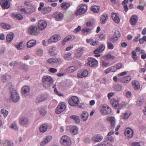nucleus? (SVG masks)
Returning <instances> with one entry per match:
<instances>
[{
    "mask_svg": "<svg viewBox=\"0 0 146 146\" xmlns=\"http://www.w3.org/2000/svg\"><path fill=\"white\" fill-rule=\"evenodd\" d=\"M69 103L70 105L72 106H76L77 108H81L83 104L79 103V100L77 97L72 96L69 99Z\"/></svg>",
    "mask_w": 146,
    "mask_h": 146,
    "instance_id": "1",
    "label": "nucleus"
},
{
    "mask_svg": "<svg viewBox=\"0 0 146 146\" xmlns=\"http://www.w3.org/2000/svg\"><path fill=\"white\" fill-rule=\"evenodd\" d=\"M42 83L43 86L46 88L50 87L54 82L52 78L49 76H45L42 78Z\"/></svg>",
    "mask_w": 146,
    "mask_h": 146,
    "instance_id": "2",
    "label": "nucleus"
},
{
    "mask_svg": "<svg viewBox=\"0 0 146 146\" xmlns=\"http://www.w3.org/2000/svg\"><path fill=\"white\" fill-rule=\"evenodd\" d=\"M18 9L20 10L22 13L25 14H30L36 11V8L35 7L30 5L26 9L19 7Z\"/></svg>",
    "mask_w": 146,
    "mask_h": 146,
    "instance_id": "3",
    "label": "nucleus"
},
{
    "mask_svg": "<svg viewBox=\"0 0 146 146\" xmlns=\"http://www.w3.org/2000/svg\"><path fill=\"white\" fill-rule=\"evenodd\" d=\"M87 8V7L86 5H81L77 7V10L74 12V14L77 16L83 14L86 12Z\"/></svg>",
    "mask_w": 146,
    "mask_h": 146,
    "instance_id": "4",
    "label": "nucleus"
},
{
    "mask_svg": "<svg viewBox=\"0 0 146 146\" xmlns=\"http://www.w3.org/2000/svg\"><path fill=\"white\" fill-rule=\"evenodd\" d=\"M60 143L63 146H70L71 144V140L68 136L64 135L61 138Z\"/></svg>",
    "mask_w": 146,
    "mask_h": 146,
    "instance_id": "5",
    "label": "nucleus"
},
{
    "mask_svg": "<svg viewBox=\"0 0 146 146\" xmlns=\"http://www.w3.org/2000/svg\"><path fill=\"white\" fill-rule=\"evenodd\" d=\"M100 111L102 115H104L110 114L111 113V110L108 105L104 104L101 107Z\"/></svg>",
    "mask_w": 146,
    "mask_h": 146,
    "instance_id": "6",
    "label": "nucleus"
},
{
    "mask_svg": "<svg viewBox=\"0 0 146 146\" xmlns=\"http://www.w3.org/2000/svg\"><path fill=\"white\" fill-rule=\"evenodd\" d=\"M10 92L11 94V98L12 99V101L14 102H17L20 98L19 94L15 90L13 89L12 90L10 89Z\"/></svg>",
    "mask_w": 146,
    "mask_h": 146,
    "instance_id": "7",
    "label": "nucleus"
},
{
    "mask_svg": "<svg viewBox=\"0 0 146 146\" xmlns=\"http://www.w3.org/2000/svg\"><path fill=\"white\" fill-rule=\"evenodd\" d=\"M28 32L31 35H36L39 33V31L36 27L33 25L30 26L28 28Z\"/></svg>",
    "mask_w": 146,
    "mask_h": 146,
    "instance_id": "8",
    "label": "nucleus"
},
{
    "mask_svg": "<svg viewBox=\"0 0 146 146\" xmlns=\"http://www.w3.org/2000/svg\"><path fill=\"white\" fill-rule=\"evenodd\" d=\"M66 108L65 103L64 102L60 103L55 110L56 113L59 114L63 112Z\"/></svg>",
    "mask_w": 146,
    "mask_h": 146,
    "instance_id": "9",
    "label": "nucleus"
},
{
    "mask_svg": "<svg viewBox=\"0 0 146 146\" xmlns=\"http://www.w3.org/2000/svg\"><path fill=\"white\" fill-rule=\"evenodd\" d=\"M120 36V32L118 31H116L112 37L109 38V40L112 42H115L119 38Z\"/></svg>",
    "mask_w": 146,
    "mask_h": 146,
    "instance_id": "10",
    "label": "nucleus"
},
{
    "mask_svg": "<svg viewBox=\"0 0 146 146\" xmlns=\"http://www.w3.org/2000/svg\"><path fill=\"white\" fill-rule=\"evenodd\" d=\"M47 25L45 21L41 20L38 21V28L40 30L43 31L46 28Z\"/></svg>",
    "mask_w": 146,
    "mask_h": 146,
    "instance_id": "11",
    "label": "nucleus"
},
{
    "mask_svg": "<svg viewBox=\"0 0 146 146\" xmlns=\"http://www.w3.org/2000/svg\"><path fill=\"white\" fill-rule=\"evenodd\" d=\"M88 74V72L87 70H81L78 71L77 74V76L78 78H82L87 76Z\"/></svg>",
    "mask_w": 146,
    "mask_h": 146,
    "instance_id": "12",
    "label": "nucleus"
},
{
    "mask_svg": "<svg viewBox=\"0 0 146 146\" xmlns=\"http://www.w3.org/2000/svg\"><path fill=\"white\" fill-rule=\"evenodd\" d=\"M107 119L110 123L111 129H112L114 128L116 125L115 119L113 117H110L107 118Z\"/></svg>",
    "mask_w": 146,
    "mask_h": 146,
    "instance_id": "13",
    "label": "nucleus"
},
{
    "mask_svg": "<svg viewBox=\"0 0 146 146\" xmlns=\"http://www.w3.org/2000/svg\"><path fill=\"white\" fill-rule=\"evenodd\" d=\"M88 61V64L91 67H94L98 64V61L92 58H89Z\"/></svg>",
    "mask_w": 146,
    "mask_h": 146,
    "instance_id": "14",
    "label": "nucleus"
},
{
    "mask_svg": "<svg viewBox=\"0 0 146 146\" xmlns=\"http://www.w3.org/2000/svg\"><path fill=\"white\" fill-rule=\"evenodd\" d=\"M60 39V37L58 35H55L52 36L48 40V43L50 44L54 42H56Z\"/></svg>",
    "mask_w": 146,
    "mask_h": 146,
    "instance_id": "15",
    "label": "nucleus"
},
{
    "mask_svg": "<svg viewBox=\"0 0 146 146\" xmlns=\"http://www.w3.org/2000/svg\"><path fill=\"white\" fill-rule=\"evenodd\" d=\"M0 4L2 8L4 9H7L9 7L10 3L7 0H2L0 1Z\"/></svg>",
    "mask_w": 146,
    "mask_h": 146,
    "instance_id": "16",
    "label": "nucleus"
},
{
    "mask_svg": "<svg viewBox=\"0 0 146 146\" xmlns=\"http://www.w3.org/2000/svg\"><path fill=\"white\" fill-rule=\"evenodd\" d=\"M125 135L129 138H131L133 135V131L131 129L127 128L125 131Z\"/></svg>",
    "mask_w": 146,
    "mask_h": 146,
    "instance_id": "17",
    "label": "nucleus"
},
{
    "mask_svg": "<svg viewBox=\"0 0 146 146\" xmlns=\"http://www.w3.org/2000/svg\"><path fill=\"white\" fill-rule=\"evenodd\" d=\"M131 76L129 75L125 77L119 78V80L121 82L127 84L129 83L131 80Z\"/></svg>",
    "mask_w": 146,
    "mask_h": 146,
    "instance_id": "18",
    "label": "nucleus"
},
{
    "mask_svg": "<svg viewBox=\"0 0 146 146\" xmlns=\"http://www.w3.org/2000/svg\"><path fill=\"white\" fill-rule=\"evenodd\" d=\"M103 138L102 136L100 134H97L93 136L92 137V139L94 142H99L101 141Z\"/></svg>",
    "mask_w": 146,
    "mask_h": 146,
    "instance_id": "19",
    "label": "nucleus"
},
{
    "mask_svg": "<svg viewBox=\"0 0 146 146\" xmlns=\"http://www.w3.org/2000/svg\"><path fill=\"white\" fill-rule=\"evenodd\" d=\"M132 84L134 90H138L140 88L139 82L136 80H133L132 81Z\"/></svg>",
    "mask_w": 146,
    "mask_h": 146,
    "instance_id": "20",
    "label": "nucleus"
},
{
    "mask_svg": "<svg viewBox=\"0 0 146 146\" xmlns=\"http://www.w3.org/2000/svg\"><path fill=\"white\" fill-rule=\"evenodd\" d=\"M138 21V18L136 15H133L130 19V23L132 25H134L136 24Z\"/></svg>",
    "mask_w": 146,
    "mask_h": 146,
    "instance_id": "21",
    "label": "nucleus"
},
{
    "mask_svg": "<svg viewBox=\"0 0 146 146\" xmlns=\"http://www.w3.org/2000/svg\"><path fill=\"white\" fill-rule=\"evenodd\" d=\"M54 17L56 20L60 21L63 19V15L60 12H57L54 13Z\"/></svg>",
    "mask_w": 146,
    "mask_h": 146,
    "instance_id": "22",
    "label": "nucleus"
},
{
    "mask_svg": "<svg viewBox=\"0 0 146 146\" xmlns=\"http://www.w3.org/2000/svg\"><path fill=\"white\" fill-rule=\"evenodd\" d=\"M111 17L113 21L116 23H118L120 21V19L118 15L114 13L111 14Z\"/></svg>",
    "mask_w": 146,
    "mask_h": 146,
    "instance_id": "23",
    "label": "nucleus"
},
{
    "mask_svg": "<svg viewBox=\"0 0 146 146\" xmlns=\"http://www.w3.org/2000/svg\"><path fill=\"white\" fill-rule=\"evenodd\" d=\"M74 39V36L72 35H69L66 37L63 40L62 42V44L64 45L66 42L70 40H72Z\"/></svg>",
    "mask_w": 146,
    "mask_h": 146,
    "instance_id": "24",
    "label": "nucleus"
},
{
    "mask_svg": "<svg viewBox=\"0 0 146 146\" xmlns=\"http://www.w3.org/2000/svg\"><path fill=\"white\" fill-rule=\"evenodd\" d=\"M36 44V41L34 40H31L28 41L27 43V46L28 48H30L34 46Z\"/></svg>",
    "mask_w": 146,
    "mask_h": 146,
    "instance_id": "25",
    "label": "nucleus"
},
{
    "mask_svg": "<svg viewBox=\"0 0 146 146\" xmlns=\"http://www.w3.org/2000/svg\"><path fill=\"white\" fill-rule=\"evenodd\" d=\"M105 48V46L103 45H101L98 49L94 51V53L95 54L100 53L104 50Z\"/></svg>",
    "mask_w": 146,
    "mask_h": 146,
    "instance_id": "26",
    "label": "nucleus"
},
{
    "mask_svg": "<svg viewBox=\"0 0 146 146\" xmlns=\"http://www.w3.org/2000/svg\"><path fill=\"white\" fill-rule=\"evenodd\" d=\"M81 116L83 120L85 121L88 119L89 116V114L86 111H84L81 113Z\"/></svg>",
    "mask_w": 146,
    "mask_h": 146,
    "instance_id": "27",
    "label": "nucleus"
},
{
    "mask_svg": "<svg viewBox=\"0 0 146 146\" xmlns=\"http://www.w3.org/2000/svg\"><path fill=\"white\" fill-rule=\"evenodd\" d=\"M76 70V68L74 66H71L67 68L65 70V73H71Z\"/></svg>",
    "mask_w": 146,
    "mask_h": 146,
    "instance_id": "28",
    "label": "nucleus"
},
{
    "mask_svg": "<svg viewBox=\"0 0 146 146\" xmlns=\"http://www.w3.org/2000/svg\"><path fill=\"white\" fill-rule=\"evenodd\" d=\"M83 50L82 48H80L76 50L75 53V56L76 57L80 58L82 54Z\"/></svg>",
    "mask_w": 146,
    "mask_h": 146,
    "instance_id": "29",
    "label": "nucleus"
},
{
    "mask_svg": "<svg viewBox=\"0 0 146 146\" xmlns=\"http://www.w3.org/2000/svg\"><path fill=\"white\" fill-rule=\"evenodd\" d=\"M20 123L21 125H25L28 123V119L27 118L21 117L20 120Z\"/></svg>",
    "mask_w": 146,
    "mask_h": 146,
    "instance_id": "30",
    "label": "nucleus"
},
{
    "mask_svg": "<svg viewBox=\"0 0 146 146\" xmlns=\"http://www.w3.org/2000/svg\"><path fill=\"white\" fill-rule=\"evenodd\" d=\"M47 125L44 124L41 125L39 127L40 132L43 133L46 132L47 129Z\"/></svg>",
    "mask_w": 146,
    "mask_h": 146,
    "instance_id": "31",
    "label": "nucleus"
},
{
    "mask_svg": "<svg viewBox=\"0 0 146 146\" xmlns=\"http://www.w3.org/2000/svg\"><path fill=\"white\" fill-rule=\"evenodd\" d=\"M29 90L30 88L29 87L27 86H24L22 89V93L23 95H25L29 92Z\"/></svg>",
    "mask_w": 146,
    "mask_h": 146,
    "instance_id": "32",
    "label": "nucleus"
},
{
    "mask_svg": "<svg viewBox=\"0 0 146 146\" xmlns=\"http://www.w3.org/2000/svg\"><path fill=\"white\" fill-rule=\"evenodd\" d=\"M14 34L12 33H9L7 35L6 38L8 42H11L13 39Z\"/></svg>",
    "mask_w": 146,
    "mask_h": 146,
    "instance_id": "33",
    "label": "nucleus"
},
{
    "mask_svg": "<svg viewBox=\"0 0 146 146\" xmlns=\"http://www.w3.org/2000/svg\"><path fill=\"white\" fill-rule=\"evenodd\" d=\"M70 6V4L66 2H64L61 5V8L65 10H67Z\"/></svg>",
    "mask_w": 146,
    "mask_h": 146,
    "instance_id": "34",
    "label": "nucleus"
},
{
    "mask_svg": "<svg viewBox=\"0 0 146 146\" xmlns=\"http://www.w3.org/2000/svg\"><path fill=\"white\" fill-rule=\"evenodd\" d=\"M70 117L76 123L78 124L80 123V120L78 116L75 115H71L70 116Z\"/></svg>",
    "mask_w": 146,
    "mask_h": 146,
    "instance_id": "35",
    "label": "nucleus"
},
{
    "mask_svg": "<svg viewBox=\"0 0 146 146\" xmlns=\"http://www.w3.org/2000/svg\"><path fill=\"white\" fill-rule=\"evenodd\" d=\"M108 16L106 14H103L101 17V22L102 23L104 24L108 19Z\"/></svg>",
    "mask_w": 146,
    "mask_h": 146,
    "instance_id": "36",
    "label": "nucleus"
},
{
    "mask_svg": "<svg viewBox=\"0 0 146 146\" xmlns=\"http://www.w3.org/2000/svg\"><path fill=\"white\" fill-rule=\"evenodd\" d=\"M3 144L4 146H13V143L12 142L7 140H4Z\"/></svg>",
    "mask_w": 146,
    "mask_h": 146,
    "instance_id": "37",
    "label": "nucleus"
},
{
    "mask_svg": "<svg viewBox=\"0 0 146 146\" xmlns=\"http://www.w3.org/2000/svg\"><path fill=\"white\" fill-rule=\"evenodd\" d=\"M12 16L13 17H15L16 19L19 20H22L23 18V16L19 13H17V14L12 13Z\"/></svg>",
    "mask_w": 146,
    "mask_h": 146,
    "instance_id": "38",
    "label": "nucleus"
},
{
    "mask_svg": "<svg viewBox=\"0 0 146 146\" xmlns=\"http://www.w3.org/2000/svg\"><path fill=\"white\" fill-rule=\"evenodd\" d=\"M100 7L98 6H93L91 7L92 11L95 13H98L99 12Z\"/></svg>",
    "mask_w": 146,
    "mask_h": 146,
    "instance_id": "39",
    "label": "nucleus"
},
{
    "mask_svg": "<svg viewBox=\"0 0 146 146\" xmlns=\"http://www.w3.org/2000/svg\"><path fill=\"white\" fill-rule=\"evenodd\" d=\"M25 45L23 44V42H20L17 44H16L15 47L18 50L23 49L25 47Z\"/></svg>",
    "mask_w": 146,
    "mask_h": 146,
    "instance_id": "40",
    "label": "nucleus"
},
{
    "mask_svg": "<svg viewBox=\"0 0 146 146\" xmlns=\"http://www.w3.org/2000/svg\"><path fill=\"white\" fill-rule=\"evenodd\" d=\"M78 128L77 127L73 126L71 128V132L74 135L78 133Z\"/></svg>",
    "mask_w": 146,
    "mask_h": 146,
    "instance_id": "41",
    "label": "nucleus"
},
{
    "mask_svg": "<svg viewBox=\"0 0 146 146\" xmlns=\"http://www.w3.org/2000/svg\"><path fill=\"white\" fill-rule=\"evenodd\" d=\"M110 103L112 106L115 108L117 107V104H118V102L115 99H111L110 101Z\"/></svg>",
    "mask_w": 146,
    "mask_h": 146,
    "instance_id": "42",
    "label": "nucleus"
},
{
    "mask_svg": "<svg viewBox=\"0 0 146 146\" xmlns=\"http://www.w3.org/2000/svg\"><path fill=\"white\" fill-rule=\"evenodd\" d=\"M130 115V112L129 111L125 112V113H123L121 116L122 118L124 119H127Z\"/></svg>",
    "mask_w": 146,
    "mask_h": 146,
    "instance_id": "43",
    "label": "nucleus"
},
{
    "mask_svg": "<svg viewBox=\"0 0 146 146\" xmlns=\"http://www.w3.org/2000/svg\"><path fill=\"white\" fill-rule=\"evenodd\" d=\"M115 58V56L112 55L110 53L107 54L105 56V59L106 60L110 59V60H113Z\"/></svg>",
    "mask_w": 146,
    "mask_h": 146,
    "instance_id": "44",
    "label": "nucleus"
},
{
    "mask_svg": "<svg viewBox=\"0 0 146 146\" xmlns=\"http://www.w3.org/2000/svg\"><path fill=\"white\" fill-rule=\"evenodd\" d=\"M71 55V53H69L64 54L63 56V57L66 60H71L72 58Z\"/></svg>",
    "mask_w": 146,
    "mask_h": 146,
    "instance_id": "45",
    "label": "nucleus"
},
{
    "mask_svg": "<svg viewBox=\"0 0 146 146\" xmlns=\"http://www.w3.org/2000/svg\"><path fill=\"white\" fill-rule=\"evenodd\" d=\"M10 77L8 75H4L2 76V80L4 82H6L10 79Z\"/></svg>",
    "mask_w": 146,
    "mask_h": 146,
    "instance_id": "46",
    "label": "nucleus"
},
{
    "mask_svg": "<svg viewBox=\"0 0 146 146\" xmlns=\"http://www.w3.org/2000/svg\"><path fill=\"white\" fill-rule=\"evenodd\" d=\"M1 113L3 114L5 117H7L9 113L8 111L4 109H2L1 110Z\"/></svg>",
    "mask_w": 146,
    "mask_h": 146,
    "instance_id": "47",
    "label": "nucleus"
},
{
    "mask_svg": "<svg viewBox=\"0 0 146 146\" xmlns=\"http://www.w3.org/2000/svg\"><path fill=\"white\" fill-rule=\"evenodd\" d=\"M51 8L49 7H44L42 10V12L44 14L48 12L51 11Z\"/></svg>",
    "mask_w": 146,
    "mask_h": 146,
    "instance_id": "48",
    "label": "nucleus"
},
{
    "mask_svg": "<svg viewBox=\"0 0 146 146\" xmlns=\"http://www.w3.org/2000/svg\"><path fill=\"white\" fill-rule=\"evenodd\" d=\"M120 127L119 125H117L116 127L115 128V131L113 130H111L109 132L108 134V135L110 136L113 134L114 133V132L117 131L119 129Z\"/></svg>",
    "mask_w": 146,
    "mask_h": 146,
    "instance_id": "49",
    "label": "nucleus"
},
{
    "mask_svg": "<svg viewBox=\"0 0 146 146\" xmlns=\"http://www.w3.org/2000/svg\"><path fill=\"white\" fill-rule=\"evenodd\" d=\"M143 100H139L136 102V105L138 106H142L144 103Z\"/></svg>",
    "mask_w": 146,
    "mask_h": 146,
    "instance_id": "50",
    "label": "nucleus"
},
{
    "mask_svg": "<svg viewBox=\"0 0 146 146\" xmlns=\"http://www.w3.org/2000/svg\"><path fill=\"white\" fill-rule=\"evenodd\" d=\"M108 140H106V142L109 145H110L111 144L108 143V141H109L111 142L112 143H113L114 141V139L113 137H110L108 138Z\"/></svg>",
    "mask_w": 146,
    "mask_h": 146,
    "instance_id": "51",
    "label": "nucleus"
},
{
    "mask_svg": "<svg viewBox=\"0 0 146 146\" xmlns=\"http://www.w3.org/2000/svg\"><path fill=\"white\" fill-rule=\"evenodd\" d=\"M1 27L4 29H10V26L7 24L2 23L1 24Z\"/></svg>",
    "mask_w": 146,
    "mask_h": 146,
    "instance_id": "52",
    "label": "nucleus"
},
{
    "mask_svg": "<svg viewBox=\"0 0 146 146\" xmlns=\"http://www.w3.org/2000/svg\"><path fill=\"white\" fill-rule=\"evenodd\" d=\"M48 143L46 142V141L44 138L40 142V144L41 146H44L46 145Z\"/></svg>",
    "mask_w": 146,
    "mask_h": 146,
    "instance_id": "53",
    "label": "nucleus"
},
{
    "mask_svg": "<svg viewBox=\"0 0 146 146\" xmlns=\"http://www.w3.org/2000/svg\"><path fill=\"white\" fill-rule=\"evenodd\" d=\"M115 67L117 70V69H119L122 68L124 67V66L122 63H119L116 64V67Z\"/></svg>",
    "mask_w": 146,
    "mask_h": 146,
    "instance_id": "54",
    "label": "nucleus"
},
{
    "mask_svg": "<svg viewBox=\"0 0 146 146\" xmlns=\"http://www.w3.org/2000/svg\"><path fill=\"white\" fill-rule=\"evenodd\" d=\"M57 69L53 68H50L48 70L49 72L52 73H54L57 71Z\"/></svg>",
    "mask_w": 146,
    "mask_h": 146,
    "instance_id": "55",
    "label": "nucleus"
},
{
    "mask_svg": "<svg viewBox=\"0 0 146 146\" xmlns=\"http://www.w3.org/2000/svg\"><path fill=\"white\" fill-rule=\"evenodd\" d=\"M108 49L112 50L114 48V46L113 44L110 42H108Z\"/></svg>",
    "mask_w": 146,
    "mask_h": 146,
    "instance_id": "56",
    "label": "nucleus"
},
{
    "mask_svg": "<svg viewBox=\"0 0 146 146\" xmlns=\"http://www.w3.org/2000/svg\"><path fill=\"white\" fill-rule=\"evenodd\" d=\"M109 63L105 61H103L102 63V67H107L109 66Z\"/></svg>",
    "mask_w": 146,
    "mask_h": 146,
    "instance_id": "57",
    "label": "nucleus"
},
{
    "mask_svg": "<svg viewBox=\"0 0 146 146\" xmlns=\"http://www.w3.org/2000/svg\"><path fill=\"white\" fill-rule=\"evenodd\" d=\"M56 50V48L55 47L52 46L49 49L48 51L50 54H52Z\"/></svg>",
    "mask_w": 146,
    "mask_h": 146,
    "instance_id": "58",
    "label": "nucleus"
},
{
    "mask_svg": "<svg viewBox=\"0 0 146 146\" xmlns=\"http://www.w3.org/2000/svg\"><path fill=\"white\" fill-rule=\"evenodd\" d=\"M11 127L12 129H14L15 130L17 131L18 130V128L17 127V124L15 123L12 124Z\"/></svg>",
    "mask_w": 146,
    "mask_h": 146,
    "instance_id": "59",
    "label": "nucleus"
},
{
    "mask_svg": "<svg viewBox=\"0 0 146 146\" xmlns=\"http://www.w3.org/2000/svg\"><path fill=\"white\" fill-rule=\"evenodd\" d=\"M110 72H113L116 71L117 70V69L116 67L114 66H112L108 68Z\"/></svg>",
    "mask_w": 146,
    "mask_h": 146,
    "instance_id": "60",
    "label": "nucleus"
},
{
    "mask_svg": "<svg viewBox=\"0 0 146 146\" xmlns=\"http://www.w3.org/2000/svg\"><path fill=\"white\" fill-rule=\"evenodd\" d=\"M110 72H113L116 71L117 70V69L116 67L114 66H112L108 68Z\"/></svg>",
    "mask_w": 146,
    "mask_h": 146,
    "instance_id": "61",
    "label": "nucleus"
},
{
    "mask_svg": "<svg viewBox=\"0 0 146 146\" xmlns=\"http://www.w3.org/2000/svg\"><path fill=\"white\" fill-rule=\"evenodd\" d=\"M43 52L42 50L40 49H38L36 52V53L38 55L41 56L42 55Z\"/></svg>",
    "mask_w": 146,
    "mask_h": 146,
    "instance_id": "62",
    "label": "nucleus"
},
{
    "mask_svg": "<svg viewBox=\"0 0 146 146\" xmlns=\"http://www.w3.org/2000/svg\"><path fill=\"white\" fill-rule=\"evenodd\" d=\"M20 68L22 69L25 70L28 69V66L25 64H22L21 65Z\"/></svg>",
    "mask_w": 146,
    "mask_h": 146,
    "instance_id": "63",
    "label": "nucleus"
},
{
    "mask_svg": "<svg viewBox=\"0 0 146 146\" xmlns=\"http://www.w3.org/2000/svg\"><path fill=\"white\" fill-rule=\"evenodd\" d=\"M46 141V142L48 143L52 139V137L51 135L47 136L44 138Z\"/></svg>",
    "mask_w": 146,
    "mask_h": 146,
    "instance_id": "64",
    "label": "nucleus"
}]
</instances>
